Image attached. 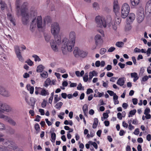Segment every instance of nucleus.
<instances>
[{
	"instance_id": "1",
	"label": "nucleus",
	"mask_w": 151,
	"mask_h": 151,
	"mask_svg": "<svg viewBox=\"0 0 151 151\" xmlns=\"http://www.w3.org/2000/svg\"><path fill=\"white\" fill-rule=\"evenodd\" d=\"M69 40L64 39L62 42V50L63 48L67 49L68 51L71 52L74 47L76 39V34L73 32H71L69 35Z\"/></svg>"
},
{
	"instance_id": "2",
	"label": "nucleus",
	"mask_w": 151,
	"mask_h": 151,
	"mask_svg": "<svg viewBox=\"0 0 151 151\" xmlns=\"http://www.w3.org/2000/svg\"><path fill=\"white\" fill-rule=\"evenodd\" d=\"M60 30V28L58 23L55 22L52 23L51 25V32L54 36L56 43L58 45L61 43V37L58 36Z\"/></svg>"
},
{
	"instance_id": "3",
	"label": "nucleus",
	"mask_w": 151,
	"mask_h": 151,
	"mask_svg": "<svg viewBox=\"0 0 151 151\" xmlns=\"http://www.w3.org/2000/svg\"><path fill=\"white\" fill-rule=\"evenodd\" d=\"M28 4L24 2L21 6V15L22 17V20L23 24L26 25L28 22L29 15L27 12Z\"/></svg>"
},
{
	"instance_id": "4",
	"label": "nucleus",
	"mask_w": 151,
	"mask_h": 151,
	"mask_svg": "<svg viewBox=\"0 0 151 151\" xmlns=\"http://www.w3.org/2000/svg\"><path fill=\"white\" fill-rule=\"evenodd\" d=\"M119 7L118 4V1L117 0H115L114 2L113 11L115 13L116 16L115 20L116 23L117 24H119L121 22V18L120 17H118V15L119 14Z\"/></svg>"
},
{
	"instance_id": "5",
	"label": "nucleus",
	"mask_w": 151,
	"mask_h": 151,
	"mask_svg": "<svg viewBox=\"0 0 151 151\" xmlns=\"http://www.w3.org/2000/svg\"><path fill=\"white\" fill-rule=\"evenodd\" d=\"M130 7L128 4L124 3L122 5L121 9V16L123 18H125L128 15Z\"/></svg>"
},
{
	"instance_id": "6",
	"label": "nucleus",
	"mask_w": 151,
	"mask_h": 151,
	"mask_svg": "<svg viewBox=\"0 0 151 151\" xmlns=\"http://www.w3.org/2000/svg\"><path fill=\"white\" fill-rule=\"evenodd\" d=\"M95 21L97 24V27H101L102 25L104 28L106 27V24L105 19L104 18L100 16L96 17Z\"/></svg>"
},
{
	"instance_id": "7",
	"label": "nucleus",
	"mask_w": 151,
	"mask_h": 151,
	"mask_svg": "<svg viewBox=\"0 0 151 151\" xmlns=\"http://www.w3.org/2000/svg\"><path fill=\"white\" fill-rule=\"evenodd\" d=\"M14 50L17 57L19 60L21 62H23L24 61V59L21 55L19 47L17 45L15 46L14 47Z\"/></svg>"
},
{
	"instance_id": "8",
	"label": "nucleus",
	"mask_w": 151,
	"mask_h": 151,
	"mask_svg": "<svg viewBox=\"0 0 151 151\" xmlns=\"http://www.w3.org/2000/svg\"><path fill=\"white\" fill-rule=\"evenodd\" d=\"M4 145H6V146L7 148L10 149H15L17 148L14 143L13 142H9L8 141L4 143Z\"/></svg>"
},
{
	"instance_id": "9",
	"label": "nucleus",
	"mask_w": 151,
	"mask_h": 151,
	"mask_svg": "<svg viewBox=\"0 0 151 151\" xmlns=\"http://www.w3.org/2000/svg\"><path fill=\"white\" fill-rule=\"evenodd\" d=\"M94 39L96 45H101L103 43V40L100 35H96Z\"/></svg>"
},
{
	"instance_id": "10",
	"label": "nucleus",
	"mask_w": 151,
	"mask_h": 151,
	"mask_svg": "<svg viewBox=\"0 0 151 151\" xmlns=\"http://www.w3.org/2000/svg\"><path fill=\"white\" fill-rule=\"evenodd\" d=\"M0 94L6 97H9L10 96L9 92L1 86H0Z\"/></svg>"
},
{
	"instance_id": "11",
	"label": "nucleus",
	"mask_w": 151,
	"mask_h": 151,
	"mask_svg": "<svg viewBox=\"0 0 151 151\" xmlns=\"http://www.w3.org/2000/svg\"><path fill=\"white\" fill-rule=\"evenodd\" d=\"M0 104H1L0 106L2 110L8 112L11 111V108L10 107L6 104H1V102H0Z\"/></svg>"
},
{
	"instance_id": "12",
	"label": "nucleus",
	"mask_w": 151,
	"mask_h": 151,
	"mask_svg": "<svg viewBox=\"0 0 151 151\" xmlns=\"http://www.w3.org/2000/svg\"><path fill=\"white\" fill-rule=\"evenodd\" d=\"M37 23L38 28H42V17L41 16L37 17Z\"/></svg>"
},
{
	"instance_id": "13",
	"label": "nucleus",
	"mask_w": 151,
	"mask_h": 151,
	"mask_svg": "<svg viewBox=\"0 0 151 151\" xmlns=\"http://www.w3.org/2000/svg\"><path fill=\"white\" fill-rule=\"evenodd\" d=\"M145 17L144 14H143L142 11V14H138L137 16V20L138 23L141 22L144 19Z\"/></svg>"
},
{
	"instance_id": "14",
	"label": "nucleus",
	"mask_w": 151,
	"mask_h": 151,
	"mask_svg": "<svg viewBox=\"0 0 151 151\" xmlns=\"http://www.w3.org/2000/svg\"><path fill=\"white\" fill-rule=\"evenodd\" d=\"M145 10L150 13L151 12V0H149L147 2L145 7Z\"/></svg>"
},
{
	"instance_id": "15",
	"label": "nucleus",
	"mask_w": 151,
	"mask_h": 151,
	"mask_svg": "<svg viewBox=\"0 0 151 151\" xmlns=\"http://www.w3.org/2000/svg\"><path fill=\"white\" fill-rule=\"evenodd\" d=\"M50 44L52 48L54 51H58V47H57L55 43L53 40L52 41H51V42H50Z\"/></svg>"
},
{
	"instance_id": "16",
	"label": "nucleus",
	"mask_w": 151,
	"mask_h": 151,
	"mask_svg": "<svg viewBox=\"0 0 151 151\" xmlns=\"http://www.w3.org/2000/svg\"><path fill=\"white\" fill-rule=\"evenodd\" d=\"M39 94L42 96H46L49 95V93L48 90H45L44 88H42Z\"/></svg>"
},
{
	"instance_id": "17",
	"label": "nucleus",
	"mask_w": 151,
	"mask_h": 151,
	"mask_svg": "<svg viewBox=\"0 0 151 151\" xmlns=\"http://www.w3.org/2000/svg\"><path fill=\"white\" fill-rule=\"evenodd\" d=\"M131 76L132 78H134L133 81L134 82H135L139 78L138 74L136 73H131Z\"/></svg>"
},
{
	"instance_id": "18",
	"label": "nucleus",
	"mask_w": 151,
	"mask_h": 151,
	"mask_svg": "<svg viewBox=\"0 0 151 151\" xmlns=\"http://www.w3.org/2000/svg\"><path fill=\"white\" fill-rule=\"evenodd\" d=\"M5 118H6L5 119L7 120L8 122H9L10 124L14 126L16 125V122L12 119L9 118L7 116H6Z\"/></svg>"
},
{
	"instance_id": "19",
	"label": "nucleus",
	"mask_w": 151,
	"mask_h": 151,
	"mask_svg": "<svg viewBox=\"0 0 151 151\" xmlns=\"http://www.w3.org/2000/svg\"><path fill=\"white\" fill-rule=\"evenodd\" d=\"M116 83L117 84L120 86H123L124 83V78H119L118 79Z\"/></svg>"
},
{
	"instance_id": "20",
	"label": "nucleus",
	"mask_w": 151,
	"mask_h": 151,
	"mask_svg": "<svg viewBox=\"0 0 151 151\" xmlns=\"http://www.w3.org/2000/svg\"><path fill=\"white\" fill-rule=\"evenodd\" d=\"M127 23L128 24L126 25L125 27V30L126 32L130 31L132 28V27L131 25H129V24H130V21H129V20H128L127 19Z\"/></svg>"
},
{
	"instance_id": "21",
	"label": "nucleus",
	"mask_w": 151,
	"mask_h": 151,
	"mask_svg": "<svg viewBox=\"0 0 151 151\" xmlns=\"http://www.w3.org/2000/svg\"><path fill=\"white\" fill-rule=\"evenodd\" d=\"M80 51L77 47H76L74 48L73 53L75 57H77L79 56Z\"/></svg>"
},
{
	"instance_id": "22",
	"label": "nucleus",
	"mask_w": 151,
	"mask_h": 151,
	"mask_svg": "<svg viewBox=\"0 0 151 151\" xmlns=\"http://www.w3.org/2000/svg\"><path fill=\"white\" fill-rule=\"evenodd\" d=\"M44 68V67L42 65H39L37 67L36 71L38 73L41 72L43 71Z\"/></svg>"
},
{
	"instance_id": "23",
	"label": "nucleus",
	"mask_w": 151,
	"mask_h": 151,
	"mask_svg": "<svg viewBox=\"0 0 151 151\" xmlns=\"http://www.w3.org/2000/svg\"><path fill=\"white\" fill-rule=\"evenodd\" d=\"M21 3L20 0H16L15 2V5L16 9L18 12H19V10L20 3Z\"/></svg>"
},
{
	"instance_id": "24",
	"label": "nucleus",
	"mask_w": 151,
	"mask_h": 151,
	"mask_svg": "<svg viewBox=\"0 0 151 151\" xmlns=\"http://www.w3.org/2000/svg\"><path fill=\"white\" fill-rule=\"evenodd\" d=\"M51 81L50 78H48L45 81L43 86L47 88L50 84Z\"/></svg>"
},
{
	"instance_id": "25",
	"label": "nucleus",
	"mask_w": 151,
	"mask_h": 151,
	"mask_svg": "<svg viewBox=\"0 0 151 151\" xmlns=\"http://www.w3.org/2000/svg\"><path fill=\"white\" fill-rule=\"evenodd\" d=\"M88 106L86 104H84L83 106L82 109L85 116H87V114L88 113Z\"/></svg>"
},
{
	"instance_id": "26",
	"label": "nucleus",
	"mask_w": 151,
	"mask_h": 151,
	"mask_svg": "<svg viewBox=\"0 0 151 151\" xmlns=\"http://www.w3.org/2000/svg\"><path fill=\"white\" fill-rule=\"evenodd\" d=\"M98 123V119L97 118H95L94 119V122L92 126V127L93 129L96 128Z\"/></svg>"
},
{
	"instance_id": "27",
	"label": "nucleus",
	"mask_w": 151,
	"mask_h": 151,
	"mask_svg": "<svg viewBox=\"0 0 151 151\" xmlns=\"http://www.w3.org/2000/svg\"><path fill=\"white\" fill-rule=\"evenodd\" d=\"M27 89L29 91V93L30 94L33 93L34 91V88L33 86H31L30 85H27Z\"/></svg>"
},
{
	"instance_id": "28",
	"label": "nucleus",
	"mask_w": 151,
	"mask_h": 151,
	"mask_svg": "<svg viewBox=\"0 0 151 151\" xmlns=\"http://www.w3.org/2000/svg\"><path fill=\"white\" fill-rule=\"evenodd\" d=\"M34 14V15L35 16V17L37 16V14L35 12ZM35 18H35V19H33V20L32 21V23L30 25V30L32 31H33V28L35 26V25L33 24V23L35 20Z\"/></svg>"
},
{
	"instance_id": "29",
	"label": "nucleus",
	"mask_w": 151,
	"mask_h": 151,
	"mask_svg": "<svg viewBox=\"0 0 151 151\" xmlns=\"http://www.w3.org/2000/svg\"><path fill=\"white\" fill-rule=\"evenodd\" d=\"M51 21V17L49 16H46L44 19V22L45 24L46 23L48 24L49 23H50Z\"/></svg>"
},
{
	"instance_id": "30",
	"label": "nucleus",
	"mask_w": 151,
	"mask_h": 151,
	"mask_svg": "<svg viewBox=\"0 0 151 151\" xmlns=\"http://www.w3.org/2000/svg\"><path fill=\"white\" fill-rule=\"evenodd\" d=\"M131 4L133 6L137 5L139 2V0H130Z\"/></svg>"
},
{
	"instance_id": "31",
	"label": "nucleus",
	"mask_w": 151,
	"mask_h": 151,
	"mask_svg": "<svg viewBox=\"0 0 151 151\" xmlns=\"http://www.w3.org/2000/svg\"><path fill=\"white\" fill-rule=\"evenodd\" d=\"M87 53L83 51H80V54H79V56L82 58L86 57L87 55Z\"/></svg>"
},
{
	"instance_id": "32",
	"label": "nucleus",
	"mask_w": 151,
	"mask_h": 151,
	"mask_svg": "<svg viewBox=\"0 0 151 151\" xmlns=\"http://www.w3.org/2000/svg\"><path fill=\"white\" fill-rule=\"evenodd\" d=\"M135 18V15L133 13H130L129 14V19L130 20V21H132Z\"/></svg>"
},
{
	"instance_id": "33",
	"label": "nucleus",
	"mask_w": 151,
	"mask_h": 151,
	"mask_svg": "<svg viewBox=\"0 0 151 151\" xmlns=\"http://www.w3.org/2000/svg\"><path fill=\"white\" fill-rule=\"evenodd\" d=\"M56 135L55 133L53 132L51 134V141L52 142H55L56 139Z\"/></svg>"
},
{
	"instance_id": "34",
	"label": "nucleus",
	"mask_w": 151,
	"mask_h": 151,
	"mask_svg": "<svg viewBox=\"0 0 151 151\" xmlns=\"http://www.w3.org/2000/svg\"><path fill=\"white\" fill-rule=\"evenodd\" d=\"M8 19L14 25H15L14 19L13 18L12 15L11 14H8Z\"/></svg>"
},
{
	"instance_id": "35",
	"label": "nucleus",
	"mask_w": 151,
	"mask_h": 151,
	"mask_svg": "<svg viewBox=\"0 0 151 151\" xmlns=\"http://www.w3.org/2000/svg\"><path fill=\"white\" fill-rule=\"evenodd\" d=\"M41 77L43 78H47L48 76L47 73L45 71H43L42 73L40 74Z\"/></svg>"
},
{
	"instance_id": "36",
	"label": "nucleus",
	"mask_w": 151,
	"mask_h": 151,
	"mask_svg": "<svg viewBox=\"0 0 151 151\" xmlns=\"http://www.w3.org/2000/svg\"><path fill=\"white\" fill-rule=\"evenodd\" d=\"M63 103L61 102H59L56 104V105L55 106V107L57 109H60L62 106Z\"/></svg>"
},
{
	"instance_id": "37",
	"label": "nucleus",
	"mask_w": 151,
	"mask_h": 151,
	"mask_svg": "<svg viewBox=\"0 0 151 151\" xmlns=\"http://www.w3.org/2000/svg\"><path fill=\"white\" fill-rule=\"evenodd\" d=\"M54 96V103H57L58 101L61 99L60 96L59 97H58V95H55Z\"/></svg>"
},
{
	"instance_id": "38",
	"label": "nucleus",
	"mask_w": 151,
	"mask_h": 151,
	"mask_svg": "<svg viewBox=\"0 0 151 151\" xmlns=\"http://www.w3.org/2000/svg\"><path fill=\"white\" fill-rule=\"evenodd\" d=\"M124 43L122 42H117L116 43V45L119 47H121L124 45Z\"/></svg>"
},
{
	"instance_id": "39",
	"label": "nucleus",
	"mask_w": 151,
	"mask_h": 151,
	"mask_svg": "<svg viewBox=\"0 0 151 151\" xmlns=\"http://www.w3.org/2000/svg\"><path fill=\"white\" fill-rule=\"evenodd\" d=\"M41 89L42 88L40 87H36L35 88V94L37 95L39 94V92L40 91Z\"/></svg>"
},
{
	"instance_id": "40",
	"label": "nucleus",
	"mask_w": 151,
	"mask_h": 151,
	"mask_svg": "<svg viewBox=\"0 0 151 151\" xmlns=\"http://www.w3.org/2000/svg\"><path fill=\"white\" fill-rule=\"evenodd\" d=\"M142 11L143 12V14H144V9L142 7H140L137 12V14H142Z\"/></svg>"
},
{
	"instance_id": "41",
	"label": "nucleus",
	"mask_w": 151,
	"mask_h": 151,
	"mask_svg": "<svg viewBox=\"0 0 151 151\" xmlns=\"http://www.w3.org/2000/svg\"><path fill=\"white\" fill-rule=\"evenodd\" d=\"M32 57L35 58V61H40L41 60V59L39 58V56L36 55H33Z\"/></svg>"
},
{
	"instance_id": "42",
	"label": "nucleus",
	"mask_w": 151,
	"mask_h": 151,
	"mask_svg": "<svg viewBox=\"0 0 151 151\" xmlns=\"http://www.w3.org/2000/svg\"><path fill=\"white\" fill-rule=\"evenodd\" d=\"M88 143L92 145L96 149H97L98 148V145L96 142H92L89 141Z\"/></svg>"
},
{
	"instance_id": "43",
	"label": "nucleus",
	"mask_w": 151,
	"mask_h": 151,
	"mask_svg": "<svg viewBox=\"0 0 151 151\" xmlns=\"http://www.w3.org/2000/svg\"><path fill=\"white\" fill-rule=\"evenodd\" d=\"M106 49L105 48H102L100 50V53L101 55H103L105 53V52H106Z\"/></svg>"
},
{
	"instance_id": "44",
	"label": "nucleus",
	"mask_w": 151,
	"mask_h": 151,
	"mask_svg": "<svg viewBox=\"0 0 151 151\" xmlns=\"http://www.w3.org/2000/svg\"><path fill=\"white\" fill-rule=\"evenodd\" d=\"M35 129L37 131H39L40 129V125L37 123L35 124L34 126Z\"/></svg>"
},
{
	"instance_id": "45",
	"label": "nucleus",
	"mask_w": 151,
	"mask_h": 151,
	"mask_svg": "<svg viewBox=\"0 0 151 151\" xmlns=\"http://www.w3.org/2000/svg\"><path fill=\"white\" fill-rule=\"evenodd\" d=\"M148 79V77L147 76H144L142 78L141 80V82H145L147 81Z\"/></svg>"
},
{
	"instance_id": "46",
	"label": "nucleus",
	"mask_w": 151,
	"mask_h": 151,
	"mask_svg": "<svg viewBox=\"0 0 151 151\" xmlns=\"http://www.w3.org/2000/svg\"><path fill=\"white\" fill-rule=\"evenodd\" d=\"M150 112V109L148 107L146 108L145 110L144 114H148Z\"/></svg>"
},
{
	"instance_id": "47",
	"label": "nucleus",
	"mask_w": 151,
	"mask_h": 151,
	"mask_svg": "<svg viewBox=\"0 0 151 151\" xmlns=\"http://www.w3.org/2000/svg\"><path fill=\"white\" fill-rule=\"evenodd\" d=\"M93 8H95L96 9H99V6L98 4L96 2H94L93 4Z\"/></svg>"
},
{
	"instance_id": "48",
	"label": "nucleus",
	"mask_w": 151,
	"mask_h": 151,
	"mask_svg": "<svg viewBox=\"0 0 151 151\" xmlns=\"http://www.w3.org/2000/svg\"><path fill=\"white\" fill-rule=\"evenodd\" d=\"M3 111H2V110H1L0 109V118H1L4 119H5L6 118L5 117H6V116H5L4 115H3L2 114V113H3Z\"/></svg>"
},
{
	"instance_id": "49",
	"label": "nucleus",
	"mask_w": 151,
	"mask_h": 151,
	"mask_svg": "<svg viewBox=\"0 0 151 151\" xmlns=\"http://www.w3.org/2000/svg\"><path fill=\"white\" fill-rule=\"evenodd\" d=\"M88 74L86 75V74H85V76L83 77V81L85 82H86L88 81Z\"/></svg>"
},
{
	"instance_id": "50",
	"label": "nucleus",
	"mask_w": 151,
	"mask_h": 151,
	"mask_svg": "<svg viewBox=\"0 0 151 151\" xmlns=\"http://www.w3.org/2000/svg\"><path fill=\"white\" fill-rule=\"evenodd\" d=\"M136 112V109H133V110L130 111L129 112V114L131 115H134Z\"/></svg>"
},
{
	"instance_id": "51",
	"label": "nucleus",
	"mask_w": 151,
	"mask_h": 151,
	"mask_svg": "<svg viewBox=\"0 0 151 151\" xmlns=\"http://www.w3.org/2000/svg\"><path fill=\"white\" fill-rule=\"evenodd\" d=\"M115 49V48L113 47H110L108 50V51L109 52H113Z\"/></svg>"
},
{
	"instance_id": "52",
	"label": "nucleus",
	"mask_w": 151,
	"mask_h": 151,
	"mask_svg": "<svg viewBox=\"0 0 151 151\" xmlns=\"http://www.w3.org/2000/svg\"><path fill=\"white\" fill-rule=\"evenodd\" d=\"M139 129L138 128H137L135 129L134 132V134L135 135H137L139 134Z\"/></svg>"
},
{
	"instance_id": "53",
	"label": "nucleus",
	"mask_w": 151,
	"mask_h": 151,
	"mask_svg": "<svg viewBox=\"0 0 151 151\" xmlns=\"http://www.w3.org/2000/svg\"><path fill=\"white\" fill-rule=\"evenodd\" d=\"M93 90L91 88L88 89L86 91L87 94H89L90 93H93Z\"/></svg>"
},
{
	"instance_id": "54",
	"label": "nucleus",
	"mask_w": 151,
	"mask_h": 151,
	"mask_svg": "<svg viewBox=\"0 0 151 151\" xmlns=\"http://www.w3.org/2000/svg\"><path fill=\"white\" fill-rule=\"evenodd\" d=\"M41 106L42 108H44L46 106V102L44 100L41 104Z\"/></svg>"
},
{
	"instance_id": "55",
	"label": "nucleus",
	"mask_w": 151,
	"mask_h": 151,
	"mask_svg": "<svg viewBox=\"0 0 151 151\" xmlns=\"http://www.w3.org/2000/svg\"><path fill=\"white\" fill-rule=\"evenodd\" d=\"M118 65L122 69L123 68L125 67V65L124 64L122 63H119Z\"/></svg>"
},
{
	"instance_id": "56",
	"label": "nucleus",
	"mask_w": 151,
	"mask_h": 151,
	"mask_svg": "<svg viewBox=\"0 0 151 151\" xmlns=\"http://www.w3.org/2000/svg\"><path fill=\"white\" fill-rule=\"evenodd\" d=\"M125 132L123 130H121L119 132V135L120 136H123L125 133Z\"/></svg>"
},
{
	"instance_id": "57",
	"label": "nucleus",
	"mask_w": 151,
	"mask_h": 151,
	"mask_svg": "<svg viewBox=\"0 0 151 151\" xmlns=\"http://www.w3.org/2000/svg\"><path fill=\"white\" fill-rule=\"evenodd\" d=\"M132 100L133 104L134 105H136L137 104L138 100L137 99L133 98L132 99Z\"/></svg>"
},
{
	"instance_id": "58",
	"label": "nucleus",
	"mask_w": 151,
	"mask_h": 151,
	"mask_svg": "<svg viewBox=\"0 0 151 151\" xmlns=\"http://www.w3.org/2000/svg\"><path fill=\"white\" fill-rule=\"evenodd\" d=\"M106 69L108 71L112 69V66L111 65H108L104 69Z\"/></svg>"
},
{
	"instance_id": "59",
	"label": "nucleus",
	"mask_w": 151,
	"mask_h": 151,
	"mask_svg": "<svg viewBox=\"0 0 151 151\" xmlns=\"http://www.w3.org/2000/svg\"><path fill=\"white\" fill-rule=\"evenodd\" d=\"M117 117L118 119H119L120 120H121L122 119V115L119 112L117 114Z\"/></svg>"
},
{
	"instance_id": "60",
	"label": "nucleus",
	"mask_w": 151,
	"mask_h": 151,
	"mask_svg": "<svg viewBox=\"0 0 151 151\" xmlns=\"http://www.w3.org/2000/svg\"><path fill=\"white\" fill-rule=\"evenodd\" d=\"M107 92L109 94L110 96H112L114 95L115 93L114 92L108 90L107 91Z\"/></svg>"
},
{
	"instance_id": "61",
	"label": "nucleus",
	"mask_w": 151,
	"mask_h": 151,
	"mask_svg": "<svg viewBox=\"0 0 151 151\" xmlns=\"http://www.w3.org/2000/svg\"><path fill=\"white\" fill-rule=\"evenodd\" d=\"M30 66H32L33 64V63L29 59L28 60L27 62H26Z\"/></svg>"
},
{
	"instance_id": "62",
	"label": "nucleus",
	"mask_w": 151,
	"mask_h": 151,
	"mask_svg": "<svg viewBox=\"0 0 151 151\" xmlns=\"http://www.w3.org/2000/svg\"><path fill=\"white\" fill-rule=\"evenodd\" d=\"M128 104L126 103H124L122 105V107L124 109H126L127 107H128Z\"/></svg>"
},
{
	"instance_id": "63",
	"label": "nucleus",
	"mask_w": 151,
	"mask_h": 151,
	"mask_svg": "<svg viewBox=\"0 0 151 151\" xmlns=\"http://www.w3.org/2000/svg\"><path fill=\"white\" fill-rule=\"evenodd\" d=\"M5 127L4 124L0 123V129H5Z\"/></svg>"
},
{
	"instance_id": "64",
	"label": "nucleus",
	"mask_w": 151,
	"mask_h": 151,
	"mask_svg": "<svg viewBox=\"0 0 151 151\" xmlns=\"http://www.w3.org/2000/svg\"><path fill=\"white\" fill-rule=\"evenodd\" d=\"M39 112L40 113L41 115H43L45 114L44 110L42 109H40L39 110Z\"/></svg>"
}]
</instances>
